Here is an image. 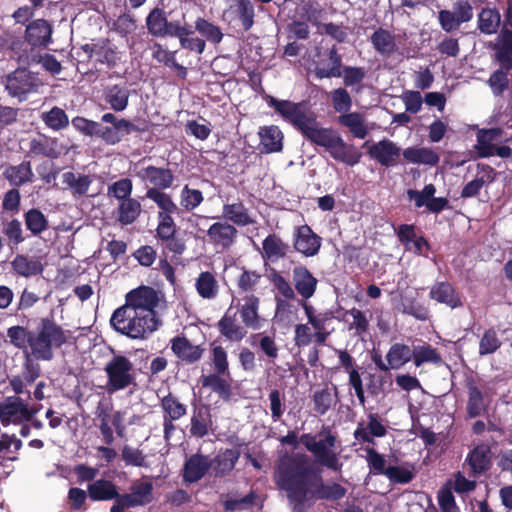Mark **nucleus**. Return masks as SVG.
<instances>
[{
  "mask_svg": "<svg viewBox=\"0 0 512 512\" xmlns=\"http://www.w3.org/2000/svg\"><path fill=\"white\" fill-rule=\"evenodd\" d=\"M238 313L244 327L247 329L258 330L262 326L263 319L259 313L260 298L254 294L246 295L243 303H239Z\"/></svg>",
  "mask_w": 512,
  "mask_h": 512,
  "instance_id": "obj_24",
  "label": "nucleus"
},
{
  "mask_svg": "<svg viewBox=\"0 0 512 512\" xmlns=\"http://www.w3.org/2000/svg\"><path fill=\"white\" fill-rule=\"evenodd\" d=\"M145 25L148 33L154 38H172L175 20L170 21L165 9L156 6L147 14Z\"/></svg>",
  "mask_w": 512,
  "mask_h": 512,
  "instance_id": "obj_15",
  "label": "nucleus"
},
{
  "mask_svg": "<svg viewBox=\"0 0 512 512\" xmlns=\"http://www.w3.org/2000/svg\"><path fill=\"white\" fill-rule=\"evenodd\" d=\"M204 201V195L201 190L184 185L180 192V205L185 211H193Z\"/></svg>",
  "mask_w": 512,
  "mask_h": 512,
  "instance_id": "obj_62",
  "label": "nucleus"
},
{
  "mask_svg": "<svg viewBox=\"0 0 512 512\" xmlns=\"http://www.w3.org/2000/svg\"><path fill=\"white\" fill-rule=\"evenodd\" d=\"M2 176L14 188L32 183L35 177L32 164L28 160H24L17 165H7Z\"/></svg>",
  "mask_w": 512,
  "mask_h": 512,
  "instance_id": "obj_29",
  "label": "nucleus"
},
{
  "mask_svg": "<svg viewBox=\"0 0 512 512\" xmlns=\"http://www.w3.org/2000/svg\"><path fill=\"white\" fill-rule=\"evenodd\" d=\"M404 159L413 164H425L435 166L439 163V155L431 148L409 147L403 150Z\"/></svg>",
  "mask_w": 512,
  "mask_h": 512,
  "instance_id": "obj_40",
  "label": "nucleus"
},
{
  "mask_svg": "<svg viewBox=\"0 0 512 512\" xmlns=\"http://www.w3.org/2000/svg\"><path fill=\"white\" fill-rule=\"evenodd\" d=\"M124 307L117 308L111 318L110 324L118 333L131 339H144L153 333L161 325L160 320L147 317V314H140L138 311H125Z\"/></svg>",
  "mask_w": 512,
  "mask_h": 512,
  "instance_id": "obj_6",
  "label": "nucleus"
},
{
  "mask_svg": "<svg viewBox=\"0 0 512 512\" xmlns=\"http://www.w3.org/2000/svg\"><path fill=\"white\" fill-rule=\"evenodd\" d=\"M263 256L269 260L284 258L289 249L288 244L276 234H269L262 242Z\"/></svg>",
  "mask_w": 512,
  "mask_h": 512,
  "instance_id": "obj_46",
  "label": "nucleus"
},
{
  "mask_svg": "<svg viewBox=\"0 0 512 512\" xmlns=\"http://www.w3.org/2000/svg\"><path fill=\"white\" fill-rule=\"evenodd\" d=\"M33 418V412L28 411V405L20 397H8L0 404V422L6 426L10 423L21 424L29 422Z\"/></svg>",
  "mask_w": 512,
  "mask_h": 512,
  "instance_id": "obj_14",
  "label": "nucleus"
},
{
  "mask_svg": "<svg viewBox=\"0 0 512 512\" xmlns=\"http://www.w3.org/2000/svg\"><path fill=\"white\" fill-rule=\"evenodd\" d=\"M170 346L177 359L185 365L199 362L206 350L202 344L195 345L186 336L173 337Z\"/></svg>",
  "mask_w": 512,
  "mask_h": 512,
  "instance_id": "obj_19",
  "label": "nucleus"
},
{
  "mask_svg": "<svg viewBox=\"0 0 512 512\" xmlns=\"http://www.w3.org/2000/svg\"><path fill=\"white\" fill-rule=\"evenodd\" d=\"M223 216L234 225L244 227L255 223L245 205L238 201L232 204L223 205Z\"/></svg>",
  "mask_w": 512,
  "mask_h": 512,
  "instance_id": "obj_39",
  "label": "nucleus"
},
{
  "mask_svg": "<svg viewBox=\"0 0 512 512\" xmlns=\"http://www.w3.org/2000/svg\"><path fill=\"white\" fill-rule=\"evenodd\" d=\"M120 500L130 508L148 505L153 500V483L150 480H135L130 486V493L121 494Z\"/></svg>",
  "mask_w": 512,
  "mask_h": 512,
  "instance_id": "obj_22",
  "label": "nucleus"
},
{
  "mask_svg": "<svg viewBox=\"0 0 512 512\" xmlns=\"http://www.w3.org/2000/svg\"><path fill=\"white\" fill-rule=\"evenodd\" d=\"M40 118L45 126L53 131H61L69 126L67 113L58 106L42 112Z\"/></svg>",
  "mask_w": 512,
  "mask_h": 512,
  "instance_id": "obj_47",
  "label": "nucleus"
},
{
  "mask_svg": "<svg viewBox=\"0 0 512 512\" xmlns=\"http://www.w3.org/2000/svg\"><path fill=\"white\" fill-rule=\"evenodd\" d=\"M111 409V406L103 405L102 403H99L96 408V417L99 420L98 427L106 445H111L114 442L113 430L109 424L111 422Z\"/></svg>",
  "mask_w": 512,
  "mask_h": 512,
  "instance_id": "obj_55",
  "label": "nucleus"
},
{
  "mask_svg": "<svg viewBox=\"0 0 512 512\" xmlns=\"http://www.w3.org/2000/svg\"><path fill=\"white\" fill-rule=\"evenodd\" d=\"M24 221L26 228L33 235H39L49 227L46 216L37 208H32L25 212Z\"/></svg>",
  "mask_w": 512,
  "mask_h": 512,
  "instance_id": "obj_57",
  "label": "nucleus"
},
{
  "mask_svg": "<svg viewBox=\"0 0 512 512\" xmlns=\"http://www.w3.org/2000/svg\"><path fill=\"white\" fill-rule=\"evenodd\" d=\"M500 13L495 8H483L478 15V28L484 34H494L500 26Z\"/></svg>",
  "mask_w": 512,
  "mask_h": 512,
  "instance_id": "obj_53",
  "label": "nucleus"
},
{
  "mask_svg": "<svg viewBox=\"0 0 512 512\" xmlns=\"http://www.w3.org/2000/svg\"><path fill=\"white\" fill-rule=\"evenodd\" d=\"M61 152L58 138L39 134L38 137L30 140L27 156L57 159Z\"/></svg>",
  "mask_w": 512,
  "mask_h": 512,
  "instance_id": "obj_27",
  "label": "nucleus"
},
{
  "mask_svg": "<svg viewBox=\"0 0 512 512\" xmlns=\"http://www.w3.org/2000/svg\"><path fill=\"white\" fill-rule=\"evenodd\" d=\"M412 360L415 366L419 367L424 363L439 364L442 362L440 354L431 345L415 346L412 350Z\"/></svg>",
  "mask_w": 512,
  "mask_h": 512,
  "instance_id": "obj_58",
  "label": "nucleus"
},
{
  "mask_svg": "<svg viewBox=\"0 0 512 512\" xmlns=\"http://www.w3.org/2000/svg\"><path fill=\"white\" fill-rule=\"evenodd\" d=\"M88 496L93 501H108L114 499L117 502L121 494L118 493L116 485L107 479H98L87 487Z\"/></svg>",
  "mask_w": 512,
  "mask_h": 512,
  "instance_id": "obj_38",
  "label": "nucleus"
},
{
  "mask_svg": "<svg viewBox=\"0 0 512 512\" xmlns=\"http://www.w3.org/2000/svg\"><path fill=\"white\" fill-rule=\"evenodd\" d=\"M327 59H320L314 68V75L317 79L339 78L342 76V56L338 48L333 45L325 54Z\"/></svg>",
  "mask_w": 512,
  "mask_h": 512,
  "instance_id": "obj_23",
  "label": "nucleus"
},
{
  "mask_svg": "<svg viewBox=\"0 0 512 512\" xmlns=\"http://www.w3.org/2000/svg\"><path fill=\"white\" fill-rule=\"evenodd\" d=\"M138 176L143 181H148L152 188L166 190L174 182V175L171 169L149 165L138 172Z\"/></svg>",
  "mask_w": 512,
  "mask_h": 512,
  "instance_id": "obj_30",
  "label": "nucleus"
},
{
  "mask_svg": "<svg viewBox=\"0 0 512 512\" xmlns=\"http://www.w3.org/2000/svg\"><path fill=\"white\" fill-rule=\"evenodd\" d=\"M412 356V349L408 345L395 343L390 347L386 360L391 369H399L411 361Z\"/></svg>",
  "mask_w": 512,
  "mask_h": 512,
  "instance_id": "obj_49",
  "label": "nucleus"
},
{
  "mask_svg": "<svg viewBox=\"0 0 512 512\" xmlns=\"http://www.w3.org/2000/svg\"><path fill=\"white\" fill-rule=\"evenodd\" d=\"M493 49L500 68L490 75L487 84L495 96H501L509 87L508 75L512 70V33L503 31L498 35Z\"/></svg>",
  "mask_w": 512,
  "mask_h": 512,
  "instance_id": "obj_7",
  "label": "nucleus"
},
{
  "mask_svg": "<svg viewBox=\"0 0 512 512\" xmlns=\"http://www.w3.org/2000/svg\"><path fill=\"white\" fill-rule=\"evenodd\" d=\"M502 345V341L494 328L486 329L479 341L478 353L481 357L495 353Z\"/></svg>",
  "mask_w": 512,
  "mask_h": 512,
  "instance_id": "obj_59",
  "label": "nucleus"
},
{
  "mask_svg": "<svg viewBox=\"0 0 512 512\" xmlns=\"http://www.w3.org/2000/svg\"><path fill=\"white\" fill-rule=\"evenodd\" d=\"M307 317V324L314 329V343L322 346L326 343L330 331L326 329V324L333 318L331 311L317 312L316 309L307 301H299Z\"/></svg>",
  "mask_w": 512,
  "mask_h": 512,
  "instance_id": "obj_13",
  "label": "nucleus"
},
{
  "mask_svg": "<svg viewBox=\"0 0 512 512\" xmlns=\"http://www.w3.org/2000/svg\"><path fill=\"white\" fill-rule=\"evenodd\" d=\"M468 401L466 406L467 415L469 418H476L480 416L485 410L484 396L482 391L475 385L473 380L467 383Z\"/></svg>",
  "mask_w": 512,
  "mask_h": 512,
  "instance_id": "obj_44",
  "label": "nucleus"
},
{
  "mask_svg": "<svg viewBox=\"0 0 512 512\" xmlns=\"http://www.w3.org/2000/svg\"><path fill=\"white\" fill-rule=\"evenodd\" d=\"M62 182L72 190L74 196H83L88 192L92 179L89 175L68 171L63 173Z\"/></svg>",
  "mask_w": 512,
  "mask_h": 512,
  "instance_id": "obj_48",
  "label": "nucleus"
},
{
  "mask_svg": "<svg viewBox=\"0 0 512 512\" xmlns=\"http://www.w3.org/2000/svg\"><path fill=\"white\" fill-rule=\"evenodd\" d=\"M292 283L295 291L302 297L301 301H307L316 292L318 280L304 265H297L292 270Z\"/></svg>",
  "mask_w": 512,
  "mask_h": 512,
  "instance_id": "obj_26",
  "label": "nucleus"
},
{
  "mask_svg": "<svg viewBox=\"0 0 512 512\" xmlns=\"http://www.w3.org/2000/svg\"><path fill=\"white\" fill-rule=\"evenodd\" d=\"M210 471L208 455L200 452L191 454L184 461L181 477L184 484H193L200 481Z\"/></svg>",
  "mask_w": 512,
  "mask_h": 512,
  "instance_id": "obj_20",
  "label": "nucleus"
},
{
  "mask_svg": "<svg viewBox=\"0 0 512 512\" xmlns=\"http://www.w3.org/2000/svg\"><path fill=\"white\" fill-rule=\"evenodd\" d=\"M53 27L46 19L31 21L25 29L24 39L32 48L45 49L52 43Z\"/></svg>",
  "mask_w": 512,
  "mask_h": 512,
  "instance_id": "obj_17",
  "label": "nucleus"
},
{
  "mask_svg": "<svg viewBox=\"0 0 512 512\" xmlns=\"http://www.w3.org/2000/svg\"><path fill=\"white\" fill-rule=\"evenodd\" d=\"M319 435L324 436V438L311 446V453L314 455L316 462L332 471H341L343 464L339 460L338 453L333 450L336 444V436L326 427H323Z\"/></svg>",
  "mask_w": 512,
  "mask_h": 512,
  "instance_id": "obj_10",
  "label": "nucleus"
},
{
  "mask_svg": "<svg viewBox=\"0 0 512 512\" xmlns=\"http://www.w3.org/2000/svg\"><path fill=\"white\" fill-rule=\"evenodd\" d=\"M142 211L141 204L134 198L124 199L119 202L117 208V221L121 225H130L140 216Z\"/></svg>",
  "mask_w": 512,
  "mask_h": 512,
  "instance_id": "obj_43",
  "label": "nucleus"
},
{
  "mask_svg": "<svg viewBox=\"0 0 512 512\" xmlns=\"http://www.w3.org/2000/svg\"><path fill=\"white\" fill-rule=\"evenodd\" d=\"M237 1V18L244 31H249L255 23V7L251 0Z\"/></svg>",
  "mask_w": 512,
  "mask_h": 512,
  "instance_id": "obj_61",
  "label": "nucleus"
},
{
  "mask_svg": "<svg viewBox=\"0 0 512 512\" xmlns=\"http://www.w3.org/2000/svg\"><path fill=\"white\" fill-rule=\"evenodd\" d=\"M69 331L56 322L53 316L41 317L34 328L15 325L7 329L11 345L24 352L30 349L36 360L51 361L54 349L61 348L68 342Z\"/></svg>",
  "mask_w": 512,
  "mask_h": 512,
  "instance_id": "obj_3",
  "label": "nucleus"
},
{
  "mask_svg": "<svg viewBox=\"0 0 512 512\" xmlns=\"http://www.w3.org/2000/svg\"><path fill=\"white\" fill-rule=\"evenodd\" d=\"M89 59H94L96 64L104 65L107 69H114L119 61L117 47L108 38H100L81 46Z\"/></svg>",
  "mask_w": 512,
  "mask_h": 512,
  "instance_id": "obj_11",
  "label": "nucleus"
},
{
  "mask_svg": "<svg viewBox=\"0 0 512 512\" xmlns=\"http://www.w3.org/2000/svg\"><path fill=\"white\" fill-rule=\"evenodd\" d=\"M195 288L203 299H214L219 292V285L215 276L209 272H201L195 280Z\"/></svg>",
  "mask_w": 512,
  "mask_h": 512,
  "instance_id": "obj_45",
  "label": "nucleus"
},
{
  "mask_svg": "<svg viewBox=\"0 0 512 512\" xmlns=\"http://www.w3.org/2000/svg\"><path fill=\"white\" fill-rule=\"evenodd\" d=\"M102 97L111 110L122 112L128 107L130 90L125 83L108 85L103 89Z\"/></svg>",
  "mask_w": 512,
  "mask_h": 512,
  "instance_id": "obj_31",
  "label": "nucleus"
},
{
  "mask_svg": "<svg viewBox=\"0 0 512 512\" xmlns=\"http://www.w3.org/2000/svg\"><path fill=\"white\" fill-rule=\"evenodd\" d=\"M502 134L500 128H482L478 129L476 134L477 143L474 146L476 155L472 158H488L494 156V141H496Z\"/></svg>",
  "mask_w": 512,
  "mask_h": 512,
  "instance_id": "obj_33",
  "label": "nucleus"
},
{
  "mask_svg": "<svg viewBox=\"0 0 512 512\" xmlns=\"http://www.w3.org/2000/svg\"><path fill=\"white\" fill-rule=\"evenodd\" d=\"M429 297L438 303L445 304L451 309L463 305L457 289L448 281H438L430 289Z\"/></svg>",
  "mask_w": 512,
  "mask_h": 512,
  "instance_id": "obj_28",
  "label": "nucleus"
},
{
  "mask_svg": "<svg viewBox=\"0 0 512 512\" xmlns=\"http://www.w3.org/2000/svg\"><path fill=\"white\" fill-rule=\"evenodd\" d=\"M230 374H219L213 372L210 374H203L200 377V383L204 388H210L213 392L218 394L222 399L229 400L232 394L230 384Z\"/></svg>",
  "mask_w": 512,
  "mask_h": 512,
  "instance_id": "obj_36",
  "label": "nucleus"
},
{
  "mask_svg": "<svg viewBox=\"0 0 512 512\" xmlns=\"http://www.w3.org/2000/svg\"><path fill=\"white\" fill-rule=\"evenodd\" d=\"M146 197L155 202L160 209L158 212L177 213L178 206L172 200L171 196L156 188H149L146 192Z\"/></svg>",
  "mask_w": 512,
  "mask_h": 512,
  "instance_id": "obj_60",
  "label": "nucleus"
},
{
  "mask_svg": "<svg viewBox=\"0 0 512 512\" xmlns=\"http://www.w3.org/2000/svg\"><path fill=\"white\" fill-rule=\"evenodd\" d=\"M161 408L164 411V417L172 420H179L187 413V407L179 401L172 393L161 399Z\"/></svg>",
  "mask_w": 512,
  "mask_h": 512,
  "instance_id": "obj_56",
  "label": "nucleus"
},
{
  "mask_svg": "<svg viewBox=\"0 0 512 512\" xmlns=\"http://www.w3.org/2000/svg\"><path fill=\"white\" fill-rule=\"evenodd\" d=\"M363 147L367 148V154L371 159L386 168L396 166L402 154L401 148L394 141L386 138L372 144L366 141Z\"/></svg>",
  "mask_w": 512,
  "mask_h": 512,
  "instance_id": "obj_12",
  "label": "nucleus"
},
{
  "mask_svg": "<svg viewBox=\"0 0 512 512\" xmlns=\"http://www.w3.org/2000/svg\"><path fill=\"white\" fill-rule=\"evenodd\" d=\"M302 16L306 19V22L311 23L313 26L317 27L318 30L322 26V20L326 16V12L322 6L313 1L305 2L301 6Z\"/></svg>",
  "mask_w": 512,
  "mask_h": 512,
  "instance_id": "obj_63",
  "label": "nucleus"
},
{
  "mask_svg": "<svg viewBox=\"0 0 512 512\" xmlns=\"http://www.w3.org/2000/svg\"><path fill=\"white\" fill-rule=\"evenodd\" d=\"M208 242L216 249L229 250L236 242L238 230L227 221L215 222L206 231Z\"/></svg>",
  "mask_w": 512,
  "mask_h": 512,
  "instance_id": "obj_16",
  "label": "nucleus"
},
{
  "mask_svg": "<svg viewBox=\"0 0 512 512\" xmlns=\"http://www.w3.org/2000/svg\"><path fill=\"white\" fill-rule=\"evenodd\" d=\"M387 433L386 427L381 423L377 414L368 415L367 427L360 422L354 431V438L362 443H374L373 437H384Z\"/></svg>",
  "mask_w": 512,
  "mask_h": 512,
  "instance_id": "obj_35",
  "label": "nucleus"
},
{
  "mask_svg": "<svg viewBox=\"0 0 512 512\" xmlns=\"http://www.w3.org/2000/svg\"><path fill=\"white\" fill-rule=\"evenodd\" d=\"M103 371L106 375L104 389L109 395L137 386V370L134 362L120 352L112 351V356L106 361Z\"/></svg>",
  "mask_w": 512,
  "mask_h": 512,
  "instance_id": "obj_5",
  "label": "nucleus"
},
{
  "mask_svg": "<svg viewBox=\"0 0 512 512\" xmlns=\"http://www.w3.org/2000/svg\"><path fill=\"white\" fill-rule=\"evenodd\" d=\"M240 458V451L238 449H221L214 456H208L210 462V470L215 478H224L228 476L235 468Z\"/></svg>",
  "mask_w": 512,
  "mask_h": 512,
  "instance_id": "obj_25",
  "label": "nucleus"
},
{
  "mask_svg": "<svg viewBox=\"0 0 512 512\" xmlns=\"http://www.w3.org/2000/svg\"><path fill=\"white\" fill-rule=\"evenodd\" d=\"M235 316L228 309L216 324L220 335L230 342H240L247 335V327L238 324Z\"/></svg>",
  "mask_w": 512,
  "mask_h": 512,
  "instance_id": "obj_32",
  "label": "nucleus"
},
{
  "mask_svg": "<svg viewBox=\"0 0 512 512\" xmlns=\"http://www.w3.org/2000/svg\"><path fill=\"white\" fill-rule=\"evenodd\" d=\"M41 80L36 73L27 68H17L10 72L4 80V87L11 98L24 102L28 96L38 91Z\"/></svg>",
  "mask_w": 512,
  "mask_h": 512,
  "instance_id": "obj_8",
  "label": "nucleus"
},
{
  "mask_svg": "<svg viewBox=\"0 0 512 512\" xmlns=\"http://www.w3.org/2000/svg\"><path fill=\"white\" fill-rule=\"evenodd\" d=\"M72 126L84 136L100 139L107 145H116L131 133H146L150 131L152 123L145 118H137L134 122L120 118L112 112L104 113L100 121L76 116L71 121Z\"/></svg>",
  "mask_w": 512,
  "mask_h": 512,
  "instance_id": "obj_4",
  "label": "nucleus"
},
{
  "mask_svg": "<svg viewBox=\"0 0 512 512\" xmlns=\"http://www.w3.org/2000/svg\"><path fill=\"white\" fill-rule=\"evenodd\" d=\"M345 316L351 317V320L347 319L348 330L353 332L354 336L362 337L369 331V320L365 313L357 308H352L345 312Z\"/></svg>",
  "mask_w": 512,
  "mask_h": 512,
  "instance_id": "obj_54",
  "label": "nucleus"
},
{
  "mask_svg": "<svg viewBox=\"0 0 512 512\" xmlns=\"http://www.w3.org/2000/svg\"><path fill=\"white\" fill-rule=\"evenodd\" d=\"M210 365L213 368V372L219 374H230L228 353L225 348L217 344L216 341L210 343Z\"/></svg>",
  "mask_w": 512,
  "mask_h": 512,
  "instance_id": "obj_51",
  "label": "nucleus"
},
{
  "mask_svg": "<svg viewBox=\"0 0 512 512\" xmlns=\"http://www.w3.org/2000/svg\"><path fill=\"white\" fill-rule=\"evenodd\" d=\"M264 100L305 139L325 148L334 160L351 167L360 162L362 153L353 144L346 143L336 130L320 127L317 115L306 101L279 100L271 95H265Z\"/></svg>",
  "mask_w": 512,
  "mask_h": 512,
  "instance_id": "obj_2",
  "label": "nucleus"
},
{
  "mask_svg": "<svg viewBox=\"0 0 512 512\" xmlns=\"http://www.w3.org/2000/svg\"><path fill=\"white\" fill-rule=\"evenodd\" d=\"M273 481L285 493L293 512H306V504L318 500L339 501L347 489L337 482H324L321 470L305 453H285L275 464Z\"/></svg>",
  "mask_w": 512,
  "mask_h": 512,
  "instance_id": "obj_1",
  "label": "nucleus"
},
{
  "mask_svg": "<svg viewBox=\"0 0 512 512\" xmlns=\"http://www.w3.org/2000/svg\"><path fill=\"white\" fill-rule=\"evenodd\" d=\"M13 270L20 276L31 277L42 274L44 267L40 260L17 254L11 262Z\"/></svg>",
  "mask_w": 512,
  "mask_h": 512,
  "instance_id": "obj_42",
  "label": "nucleus"
},
{
  "mask_svg": "<svg viewBox=\"0 0 512 512\" xmlns=\"http://www.w3.org/2000/svg\"><path fill=\"white\" fill-rule=\"evenodd\" d=\"M195 30L205 39V42L219 44L223 39L221 28L209 20L198 17L194 22Z\"/></svg>",
  "mask_w": 512,
  "mask_h": 512,
  "instance_id": "obj_50",
  "label": "nucleus"
},
{
  "mask_svg": "<svg viewBox=\"0 0 512 512\" xmlns=\"http://www.w3.org/2000/svg\"><path fill=\"white\" fill-rule=\"evenodd\" d=\"M370 42L375 51L385 58L391 57L397 51L395 35L382 27L373 32Z\"/></svg>",
  "mask_w": 512,
  "mask_h": 512,
  "instance_id": "obj_37",
  "label": "nucleus"
},
{
  "mask_svg": "<svg viewBox=\"0 0 512 512\" xmlns=\"http://www.w3.org/2000/svg\"><path fill=\"white\" fill-rule=\"evenodd\" d=\"M338 122L347 128L352 135L359 139H364L368 130L364 124L363 117L358 112L345 113L338 117Z\"/></svg>",
  "mask_w": 512,
  "mask_h": 512,
  "instance_id": "obj_52",
  "label": "nucleus"
},
{
  "mask_svg": "<svg viewBox=\"0 0 512 512\" xmlns=\"http://www.w3.org/2000/svg\"><path fill=\"white\" fill-rule=\"evenodd\" d=\"M322 239L307 225L297 226L293 234L294 249L306 257L318 254Z\"/></svg>",
  "mask_w": 512,
  "mask_h": 512,
  "instance_id": "obj_18",
  "label": "nucleus"
},
{
  "mask_svg": "<svg viewBox=\"0 0 512 512\" xmlns=\"http://www.w3.org/2000/svg\"><path fill=\"white\" fill-rule=\"evenodd\" d=\"M159 301L158 292L153 287L141 285L125 295L123 312L134 310L140 314H147V317H153L154 320H160L156 312Z\"/></svg>",
  "mask_w": 512,
  "mask_h": 512,
  "instance_id": "obj_9",
  "label": "nucleus"
},
{
  "mask_svg": "<svg viewBox=\"0 0 512 512\" xmlns=\"http://www.w3.org/2000/svg\"><path fill=\"white\" fill-rule=\"evenodd\" d=\"M261 274L257 271L242 268V272L237 279V287L240 293H251L257 289L261 279Z\"/></svg>",
  "mask_w": 512,
  "mask_h": 512,
  "instance_id": "obj_64",
  "label": "nucleus"
},
{
  "mask_svg": "<svg viewBox=\"0 0 512 512\" xmlns=\"http://www.w3.org/2000/svg\"><path fill=\"white\" fill-rule=\"evenodd\" d=\"M212 420L208 407H200L194 410L190 422V434L197 438H203L209 433Z\"/></svg>",
  "mask_w": 512,
  "mask_h": 512,
  "instance_id": "obj_41",
  "label": "nucleus"
},
{
  "mask_svg": "<svg viewBox=\"0 0 512 512\" xmlns=\"http://www.w3.org/2000/svg\"><path fill=\"white\" fill-rule=\"evenodd\" d=\"M465 463L469 466L470 477H479L492 467L491 447L486 443L476 445L467 455Z\"/></svg>",
  "mask_w": 512,
  "mask_h": 512,
  "instance_id": "obj_21",
  "label": "nucleus"
},
{
  "mask_svg": "<svg viewBox=\"0 0 512 512\" xmlns=\"http://www.w3.org/2000/svg\"><path fill=\"white\" fill-rule=\"evenodd\" d=\"M258 135L261 153L269 154L282 151L284 135L277 125L260 127Z\"/></svg>",
  "mask_w": 512,
  "mask_h": 512,
  "instance_id": "obj_34",
  "label": "nucleus"
}]
</instances>
